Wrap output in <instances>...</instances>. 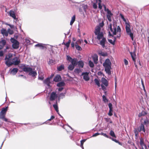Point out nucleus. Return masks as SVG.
I'll return each mask as SVG.
<instances>
[{"instance_id": "obj_54", "label": "nucleus", "mask_w": 149, "mask_h": 149, "mask_svg": "<svg viewBox=\"0 0 149 149\" xmlns=\"http://www.w3.org/2000/svg\"><path fill=\"white\" fill-rule=\"evenodd\" d=\"M100 133H95L92 136L93 137L96 136H97L99 135H100Z\"/></svg>"}, {"instance_id": "obj_12", "label": "nucleus", "mask_w": 149, "mask_h": 149, "mask_svg": "<svg viewBox=\"0 0 149 149\" xmlns=\"http://www.w3.org/2000/svg\"><path fill=\"white\" fill-rule=\"evenodd\" d=\"M138 130L139 132H140L141 131L143 132H145V130L144 127V126L143 124L141 123L139 128H138Z\"/></svg>"}, {"instance_id": "obj_56", "label": "nucleus", "mask_w": 149, "mask_h": 149, "mask_svg": "<svg viewBox=\"0 0 149 149\" xmlns=\"http://www.w3.org/2000/svg\"><path fill=\"white\" fill-rule=\"evenodd\" d=\"M84 142H83L82 141H81V145L80 146L83 149H84V148L83 146V143Z\"/></svg>"}, {"instance_id": "obj_28", "label": "nucleus", "mask_w": 149, "mask_h": 149, "mask_svg": "<svg viewBox=\"0 0 149 149\" xmlns=\"http://www.w3.org/2000/svg\"><path fill=\"white\" fill-rule=\"evenodd\" d=\"M75 15H73L71 19L70 22V25H72L74 21H75Z\"/></svg>"}, {"instance_id": "obj_49", "label": "nucleus", "mask_w": 149, "mask_h": 149, "mask_svg": "<svg viewBox=\"0 0 149 149\" xmlns=\"http://www.w3.org/2000/svg\"><path fill=\"white\" fill-rule=\"evenodd\" d=\"M83 41V40L82 39H79L77 40L76 42V43L77 44H80Z\"/></svg>"}, {"instance_id": "obj_7", "label": "nucleus", "mask_w": 149, "mask_h": 149, "mask_svg": "<svg viewBox=\"0 0 149 149\" xmlns=\"http://www.w3.org/2000/svg\"><path fill=\"white\" fill-rule=\"evenodd\" d=\"M130 54L132 58V60L133 61L134 65L135 67L137 69V65L136 63V55L135 52H130Z\"/></svg>"}, {"instance_id": "obj_38", "label": "nucleus", "mask_w": 149, "mask_h": 149, "mask_svg": "<svg viewBox=\"0 0 149 149\" xmlns=\"http://www.w3.org/2000/svg\"><path fill=\"white\" fill-rule=\"evenodd\" d=\"M81 71V70L79 68H75L74 69V72L77 73H79Z\"/></svg>"}, {"instance_id": "obj_59", "label": "nucleus", "mask_w": 149, "mask_h": 149, "mask_svg": "<svg viewBox=\"0 0 149 149\" xmlns=\"http://www.w3.org/2000/svg\"><path fill=\"white\" fill-rule=\"evenodd\" d=\"M60 87L59 88L58 90L59 91H61L63 89V88L62 87Z\"/></svg>"}, {"instance_id": "obj_4", "label": "nucleus", "mask_w": 149, "mask_h": 149, "mask_svg": "<svg viewBox=\"0 0 149 149\" xmlns=\"http://www.w3.org/2000/svg\"><path fill=\"white\" fill-rule=\"evenodd\" d=\"M8 108V107H7L5 108H2V110L0 112V118L3 119L6 122H11L10 121H8V119L5 117Z\"/></svg>"}, {"instance_id": "obj_3", "label": "nucleus", "mask_w": 149, "mask_h": 149, "mask_svg": "<svg viewBox=\"0 0 149 149\" xmlns=\"http://www.w3.org/2000/svg\"><path fill=\"white\" fill-rule=\"evenodd\" d=\"M111 63L108 58L106 59L103 63V66L104 68L105 71L109 75H110L111 74L110 70L111 69Z\"/></svg>"}, {"instance_id": "obj_31", "label": "nucleus", "mask_w": 149, "mask_h": 149, "mask_svg": "<svg viewBox=\"0 0 149 149\" xmlns=\"http://www.w3.org/2000/svg\"><path fill=\"white\" fill-rule=\"evenodd\" d=\"M96 2H99L98 3V8L100 9H101L102 8V6L101 4V0H96Z\"/></svg>"}, {"instance_id": "obj_2", "label": "nucleus", "mask_w": 149, "mask_h": 149, "mask_svg": "<svg viewBox=\"0 0 149 149\" xmlns=\"http://www.w3.org/2000/svg\"><path fill=\"white\" fill-rule=\"evenodd\" d=\"M100 30L101 28L99 26H97L95 29V33L97 36V39L100 41V44L103 48H104L105 45L107 42L106 38L104 37L103 33L100 31Z\"/></svg>"}, {"instance_id": "obj_27", "label": "nucleus", "mask_w": 149, "mask_h": 149, "mask_svg": "<svg viewBox=\"0 0 149 149\" xmlns=\"http://www.w3.org/2000/svg\"><path fill=\"white\" fill-rule=\"evenodd\" d=\"M113 15V14L111 13V14H107V19L109 22H111V17Z\"/></svg>"}, {"instance_id": "obj_34", "label": "nucleus", "mask_w": 149, "mask_h": 149, "mask_svg": "<svg viewBox=\"0 0 149 149\" xmlns=\"http://www.w3.org/2000/svg\"><path fill=\"white\" fill-rule=\"evenodd\" d=\"M94 81L95 83L98 86V87H100V84L99 81L98 79H95Z\"/></svg>"}, {"instance_id": "obj_21", "label": "nucleus", "mask_w": 149, "mask_h": 149, "mask_svg": "<svg viewBox=\"0 0 149 149\" xmlns=\"http://www.w3.org/2000/svg\"><path fill=\"white\" fill-rule=\"evenodd\" d=\"M44 82L45 84H47L48 86H49L50 83V78H47L44 81Z\"/></svg>"}, {"instance_id": "obj_53", "label": "nucleus", "mask_w": 149, "mask_h": 149, "mask_svg": "<svg viewBox=\"0 0 149 149\" xmlns=\"http://www.w3.org/2000/svg\"><path fill=\"white\" fill-rule=\"evenodd\" d=\"M109 107V109H113L112 108V105L111 103H109L108 104Z\"/></svg>"}, {"instance_id": "obj_62", "label": "nucleus", "mask_w": 149, "mask_h": 149, "mask_svg": "<svg viewBox=\"0 0 149 149\" xmlns=\"http://www.w3.org/2000/svg\"><path fill=\"white\" fill-rule=\"evenodd\" d=\"M104 25V23L103 22H102L101 23H100L99 24V25L101 27H102Z\"/></svg>"}, {"instance_id": "obj_13", "label": "nucleus", "mask_w": 149, "mask_h": 149, "mask_svg": "<svg viewBox=\"0 0 149 149\" xmlns=\"http://www.w3.org/2000/svg\"><path fill=\"white\" fill-rule=\"evenodd\" d=\"M9 14L14 19H16V20H17V19L16 18L15 15V13L12 10H10L9 11Z\"/></svg>"}, {"instance_id": "obj_43", "label": "nucleus", "mask_w": 149, "mask_h": 149, "mask_svg": "<svg viewBox=\"0 0 149 149\" xmlns=\"http://www.w3.org/2000/svg\"><path fill=\"white\" fill-rule=\"evenodd\" d=\"M89 64L91 68L93 67L94 65L93 63L91 61H89Z\"/></svg>"}, {"instance_id": "obj_9", "label": "nucleus", "mask_w": 149, "mask_h": 149, "mask_svg": "<svg viewBox=\"0 0 149 149\" xmlns=\"http://www.w3.org/2000/svg\"><path fill=\"white\" fill-rule=\"evenodd\" d=\"M20 61L17 57H15L12 60L11 63L12 65H17L20 63Z\"/></svg>"}, {"instance_id": "obj_48", "label": "nucleus", "mask_w": 149, "mask_h": 149, "mask_svg": "<svg viewBox=\"0 0 149 149\" xmlns=\"http://www.w3.org/2000/svg\"><path fill=\"white\" fill-rule=\"evenodd\" d=\"M113 111V109H110L109 110V112L108 113V115L110 116H111L113 114L112 112Z\"/></svg>"}, {"instance_id": "obj_8", "label": "nucleus", "mask_w": 149, "mask_h": 149, "mask_svg": "<svg viewBox=\"0 0 149 149\" xmlns=\"http://www.w3.org/2000/svg\"><path fill=\"white\" fill-rule=\"evenodd\" d=\"M57 95L56 92H52L50 95V100L51 101H54L57 98Z\"/></svg>"}, {"instance_id": "obj_19", "label": "nucleus", "mask_w": 149, "mask_h": 149, "mask_svg": "<svg viewBox=\"0 0 149 149\" xmlns=\"http://www.w3.org/2000/svg\"><path fill=\"white\" fill-rule=\"evenodd\" d=\"M92 58L95 64L97 63L98 56L97 55L95 54L92 57Z\"/></svg>"}, {"instance_id": "obj_44", "label": "nucleus", "mask_w": 149, "mask_h": 149, "mask_svg": "<svg viewBox=\"0 0 149 149\" xmlns=\"http://www.w3.org/2000/svg\"><path fill=\"white\" fill-rule=\"evenodd\" d=\"M8 33L10 35H12L13 33V31L12 30H11L10 29H8Z\"/></svg>"}, {"instance_id": "obj_50", "label": "nucleus", "mask_w": 149, "mask_h": 149, "mask_svg": "<svg viewBox=\"0 0 149 149\" xmlns=\"http://www.w3.org/2000/svg\"><path fill=\"white\" fill-rule=\"evenodd\" d=\"M100 134V135H102L107 138H109L110 139V137H109V136L107 135L106 134L104 133H102Z\"/></svg>"}, {"instance_id": "obj_5", "label": "nucleus", "mask_w": 149, "mask_h": 149, "mask_svg": "<svg viewBox=\"0 0 149 149\" xmlns=\"http://www.w3.org/2000/svg\"><path fill=\"white\" fill-rule=\"evenodd\" d=\"M12 56V55L9 54L8 56H6V58L5 59L6 61L5 64L8 67H10L11 65H12L11 61H12V60L11 59Z\"/></svg>"}, {"instance_id": "obj_1", "label": "nucleus", "mask_w": 149, "mask_h": 149, "mask_svg": "<svg viewBox=\"0 0 149 149\" xmlns=\"http://www.w3.org/2000/svg\"><path fill=\"white\" fill-rule=\"evenodd\" d=\"M108 30L109 36H113L116 35V33H119V34L117 37L119 38L120 36V33L121 31L120 28L119 26H117L116 22H113V24H110L108 26Z\"/></svg>"}, {"instance_id": "obj_57", "label": "nucleus", "mask_w": 149, "mask_h": 149, "mask_svg": "<svg viewBox=\"0 0 149 149\" xmlns=\"http://www.w3.org/2000/svg\"><path fill=\"white\" fill-rule=\"evenodd\" d=\"M141 84L142 85L143 87V89L144 90H145V86H144V84L143 81L142 79H141Z\"/></svg>"}, {"instance_id": "obj_20", "label": "nucleus", "mask_w": 149, "mask_h": 149, "mask_svg": "<svg viewBox=\"0 0 149 149\" xmlns=\"http://www.w3.org/2000/svg\"><path fill=\"white\" fill-rule=\"evenodd\" d=\"M12 47L14 49H16L18 48L19 47V42L17 41L13 43L12 45Z\"/></svg>"}, {"instance_id": "obj_40", "label": "nucleus", "mask_w": 149, "mask_h": 149, "mask_svg": "<svg viewBox=\"0 0 149 149\" xmlns=\"http://www.w3.org/2000/svg\"><path fill=\"white\" fill-rule=\"evenodd\" d=\"M75 47L76 49L78 50L81 51L82 49L80 46L78 44L76 45Z\"/></svg>"}, {"instance_id": "obj_30", "label": "nucleus", "mask_w": 149, "mask_h": 149, "mask_svg": "<svg viewBox=\"0 0 149 149\" xmlns=\"http://www.w3.org/2000/svg\"><path fill=\"white\" fill-rule=\"evenodd\" d=\"M65 83L63 82H61L58 83L57 84V86L58 87H62L65 85Z\"/></svg>"}, {"instance_id": "obj_52", "label": "nucleus", "mask_w": 149, "mask_h": 149, "mask_svg": "<svg viewBox=\"0 0 149 149\" xmlns=\"http://www.w3.org/2000/svg\"><path fill=\"white\" fill-rule=\"evenodd\" d=\"M149 123V122L148 121V120H146L144 121V122L143 123V125H148Z\"/></svg>"}, {"instance_id": "obj_64", "label": "nucleus", "mask_w": 149, "mask_h": 149, "mask_svg": "<svg viewBox=\"0 0 149 149\" xmlns=\"http://www.w3.org/2000/svg\"><path fill=\"white\" fill-rule=\"evenodd\" d=\"M70 44H69L68 42H67L65 44V45L67 48H68L69 47Z\"/></svg>"}, {"instance_id": "obj_26", "label": "nucleus", "mask_w": 149, "mask_h": 149, "mask_svg": "<svg viewBox=\"0 0 149 149\" xmlns=\"http://www.w3.org/2000/svg\"><path fill=\"white\" fill-rule=\"evenodd\" d=\"M78 65L81 68H83L84 63L82 61H79L77 63Z\"/></svg>"}, {"instance_id": "obj_41", "label": "nucleus", "mask_w": 149, "mask_h": 149, "mask_svg": "<svg viewBox=\"0 0 149 149\" xmlns=\"http://www.w3.org/2000/svg\"><path fill=\"white\" fill-rule=\"evenodd\" d=\"M102 99L105 102H107L108 101V99L104 95H103L102 96Z\"/></svg>"}, {"instance_id": "obj_18", "label": "nucleus", "mask_w": 149, "mask_h": 149, "mask_svg": "<svg viewBox=\"0 0 149 149\" xmlns=\"http://www.w3.org/2000/svg\"><path fill=\"white\" fill-rule=\"evenodd\" d=\"M61 79V77L59 75H56L54 79V81L55 82H58Z\"/></svg>"}, {"instance_id": "obj_37", "label": "nucleus", "mask_w": 149, "mask_h": 149, "mask_svg": "<svg viewBox=\"0 0 149 149\" xmlns=\"http://www.w3.org/2000/svg\"><path fill=\"white\" fill-rule=\"evenodd\" d=\"M110 134L112 137H116L114 132L112 130H111L110 131Z\"/></svg>"}, {"instance_id": "obj_15", "label": "nucleus", "mask_w": 149, "mask_h": 149, "mask_svg": "<svg viewBox=\"0 0 149 149\" xmlns=\"http://www.w3.org/2000/svg\"><path fill=\"white\" fill-rule=\"evenodd\" d=\"M22 70L24 72H29L30 71H31L32 70V68L24 66L22 68Z\"/></svg>"}, {"instance_id": "obj_42", "label": "nucleus", "mask_w": 149, "mask_h": 149, "mask_svg": "<svg viewBox=\"0 0 149 149\" xmlns=\"http://www.w3.org/2000/svg\"><path fill=\"white\" fill-rule=\"evenodd\" d=\"M97 2H96V1L95 3H93V7L95 9H96L97 8Z\"/></svg>"}, {"instance_id": "obj_63", "label": "nucleus", "mask_w": 149, "mask_h": 149, "mask_svg": "<svg viewBox=\"0 0 149 149\" xmlns=\"http://www.w3.org/2000/svg\"><path fill=\"white\" fill-rule=\"evenodd\" d=\"M130 25L128 24H127L126 25V26L125 28H130Z\"/></svg>"}, {"instance_id": "obj_58", "label": "nucleus", "mask_w": 149, "mask_h": 149, "mask_svg": "<svg viewBox=\"0 0 149 149\" xmlns=\"http://www.w3.org/2000/svg\"><path fill=\"white\" fill-rule=\"evenodd\" d=\"M124 63H125V64L126 65H128V61L127 60H126V59H125L124 60Z\"/></svg>"}, {"instance_id": "obj_45", "label": "nucleus", "mask_w": 149, "mask_h": 149, "mask_svg": "<svg viewBox=\"0 0 149 149\" xmlns=\"http://www.w3.org/2000/svg\"><path fill=\"white\" fill-rule=\"evenodd\" d=\"M115 39L114 41H113L111 39H109L108 40V41L111 44L114 45L115 44Z\"/></svg>"}, {"instance_id": "obj_60", "label": "nucleus", "mask_w": 149, "mask_h": 149, "mask_svg": "<svg viewBox=\"0 0 149 149\" xmlns=\"http://www.w3.org/2000/svg\"><path fill=\"white\" fill-rule=\"evenodd\" d=\"M3 55V53L2 51H0V56H2Z\"/></svg>"}, {"instance_id": "obj_33", "label": "nucleus", "mask_w": 149, "mask_h": 149, "mask_svg": "<svg viewBox=\"0 0 149 149\" xmlns=\"http://www.w3.org/2000/svg\"><path fill=\"white\" fill-rule=\"evenodd\" d=\"M104 10L105 11L107 12V14H111V11L109 10L108 8H107L106 6L105 5H104Z\"/></svg>"}, {"instance_id": "obj_39", "label": "nucleus", "mask_w": 149, "mask_h": 149, "mask_svg": "<svg viewBox=\"0 0 149 149\" xmlns=\"http://www.w3.org/2000/svg\"><path fill=\"white\" fill-rule=\"evenodd\" d=\"M146 112L144 111H142L141 113H139V116L141 117L142 116H144L146 115Z\"/></svg>"}, {"instance_id": "obj_16", "label": "nucleus", "mask_w": 149, "mask_h": 149, "mask_svg": "<svg viewBox=\"0 0 149 149\" xmlns=\"http://www.w3.org/2000/svg\"><path fill=\"white\" fill-rule=\"evenodd\" d=\"M101 81L102 83L106 86H108V82L107 80L104 78L102 77L101 79Z\"/></svg>"}, {"instance_id": "obj_17", "label": "nucleus", "mask_w": 149, "mask_h": 149, "mask_svg": "<svg viewBox=\"0 0 149 149\" xmlns=\"http://www.w3.org/2000/svg\"><path fill=\"white\" fill-rule=\"evenodd\" d=\"M36 47H39L41 49H43L45 47V45L42 43H39L35 45Z\"/></svg>"}, {"instance_id": "obj_6", "label": "nucleus", "mask_w": 149, "mask_h": 149, "mask_svg": "<svg viewBox=\"0 0 149 149\" xmlns=\"http://www.w3.org/2000/svg\"><path fill=\"white\" fill-rule=\"evenodd\" d=\"M67 59L71 63V64L74 65L76 66L77 64V61L76 58H72L69 56H67Z\"/></svg>"}, {"instance_id": "obj_22", "label": "nucleus", "mask_w": 149, "mask_h": 149, "mask_svg": "<svg viewBox=\"0 0 149 149\" xmlns=\"http://www.w3.org/2000/svg\"><path fill=\"white\" fill-rule=\"evenodd\" d=\"M1 32L3 36H8V33L6 29H2L1 31Z\"/></svg>"}, {"instance_id": "obj_46", "label": "nucleus", "mask_w": 149, "mask_h": 149, "mask_svg": "<svg viewBox=\"0 0 149 149\" xmlns=\"http://www.w3.org/2000/svg\"><path fill=\"white\" fill-rule=\"evenodd\" d=\"M65 96V94L64 93H61L60 94V95H59V98H63Z\"/></svg>"}, {"instance_id": "obj_55", "label": "nucleus", "mask_w": 149, "mask_h": 149, "mask_svg": "<svg viewBox=\"0 0 149 149\" xmlns=\"http://www.w3.org/2000/svg\"><path fill=\"white\" fill-rule=\"evenodd\" d=\"M102 89L103 90H105L106 89V87L104 86L103 84L101 85Z\"/></svg>"}, {"instance_id": "obj_24", "label": "nucleus", "mask_w": 149, "mask_h": 149, "mask_svg": "<svg viewBox=\"0 0 149 149\" xmlns=\"http://www.w3.org/2000/svg\"><path fill=\"white\" fill-rule=\"evenodd\" d=\"M140 144L141 146L142 147H142H143V146H145V149H146H146H147V148L146 146V145L145 144L144 141H143L142 139H140Z\"/></svg>"}, {"instance_id": "obj_10", "label": "nucleus", "mask_w": 149, "mask_h": 149, "mask_svg": "<svg viewBox=\"0 0 149 149\" xmlns=\"http://www.w3.org/2000/svg\"><path fill=\"white\" fill-rule=\"evenodd\" d=\"M89 73L87 72H83L81 75L83 76V79L86 81L89 80L90 78L88 76Z\"/></svg>"}, {"instance_id": "obj_35", "label": "nucleus", "mask_w": 149, "mask_h": 149, "mask_svg": "<svg viewBox=\"0 0 149 149\" xmlns=\"http://www.w3.org/2000/svg\"><path fill=\"white\" fill-rule=\"evenodd\" d=\"M0 43L3 47L6 44V41L4 39L2 40L0 42Z\"/></svg>"}, {"instance_id": "obj_25", "label": "nucleus", "mask_w": 149, "mask_h": 149, "mask_svg": "<svg viewBox=\"0 0 149 149\" xmlns=\"http://www.w3.org/2000/svg\"><path fill=\"white\" fill-rule=\"evenodd\" d=\"M64 69V66L63 65H61L57 67V70L59 71H61Z\"/></svg>"}, {"instance_id": "obj_61", "label": "nucleus", "mask_w": 149, "mask_h": 149, "mask_svg": "<svg viewBox=\"0 0 149 149\" xmlns=\"http://www.w3.org/2000/svg\"><path fill=\"white\" fill-rule=\"evenodd\" d=\"M54 118H55V117L54 116H51L50 118L49 119H48V120L50 121L52 120L53 119H54Z\"/></svg>"}, {"instance_id": "obj_14", "label": "nucleus", "mask_w": 149, "mask_h": 149, "mask_svg": "<svg viewBox=\"0 0 149 149\" xmlns=\"http://www.w3.org/2000/svg\"><path fill=\"white\" fill-rule=\"evenodd\" d=\"M18 69L16 68H14L10 70V74L13 75H15L17 72Z\"/></svg>"}, {"instance_id": "obj_29", "label": "nucleus", "mask_w": 149, "mask_h": 149, "mask_svg": "<svg viewBox=\"0 0 149 149\" xmlns=\"http://www.w3.org/2000/svg\"><path fill=\"white\" fill-rule=\"evenodd\" d=\"M55 63V61L53 59H50L48 62V63L50 65H53Z\"/></svg>"}, {"instance_id": "obj_36", "label": "nucleus", "mask_w": 149, "mask_h": 149, "mask_svg": "<svg viewBox=\"0 0 149 149\" xmlns=\"http://www.w3.org/2000/svg\"><path fill=\"white\" fill-rule=\"evenodd\" d=\"M53 107L57 112L58 111V107L56 104L53 105Z\"/></svg>"}, {"instance_id": "obj_47", "label": "nucleus", "mask_w": 149, "mask_h": 149, "mask_svg": "<svg viewBox=\"0 0 149 149\" xmlns=\"http://www.w3.org/2000/svg\"><path fill=\"white\" fill-rule=\"evenodd\" d=\"M110 139H111L113 141H114L116 143H118L119 144L121 145V143L119 141H118L117 140H116L114 139H113L111 137H110Z\"/></svg>"}, {"instance_id": "obj_51", "label": "nucleus", "mask_w": 149, "mask_h": 149, "mask_svg": "<svg viewBox=\"0 0 149 149\" xmlns=\"http://www.w3.org/2000/svg\"><path fill=\"white\" fill-rule=\"evenodd\" d=\"M11 41L13 43H14L15 42L17 41L14 38H12L10 39Z\"/></svg>"}, {"instance_id": "obj_32", "label": "nucleus", "mask_w": 149, "mask_h": 149, "mask_svg": "<svg viewBox=\"0 0 149 149\" xmlns=\"http://www.w3.org/2000/svg\"><path fill=\"white\" fill-rule=\"evenodd\" d=\"M74 66L72 64H70L69 65L68 67V69L69 70L72 71L73 70L74 68Z\"/></svg>"}, {"instance_id": "obj_23", "label": "nucleus", "mask_w": 149, "mask_h": 149, "mask_svg": "<svg viewBox=\"0 0 149 149\" xmlns=\"http://www.w3.org/2000/svg\"><path fill=\"white\" fill-rule=\"evenodd\" d=\"M29 74L30 75H31L32 77H35L37 75L36 72L33 71L32 70L31 71H30L29 73Z\"/></svg>"}, {"instance_id": "obj_11", "label": "nucleus", "mask_w": 149, "mask_h": 149, "mask_svg": "<svg viewBox=\"0 0 149 149\" xmlns=\"http://www.w3.org/2000/svg\"><path fill=\"white\" fill-rule=\"evenodd\" d=\"M126 32L127 34L130 35V37L131 38V39L132 41L134 40L133 38V34L131 32V30L130 28H125Z\"/></svg>"}]
</instances>
